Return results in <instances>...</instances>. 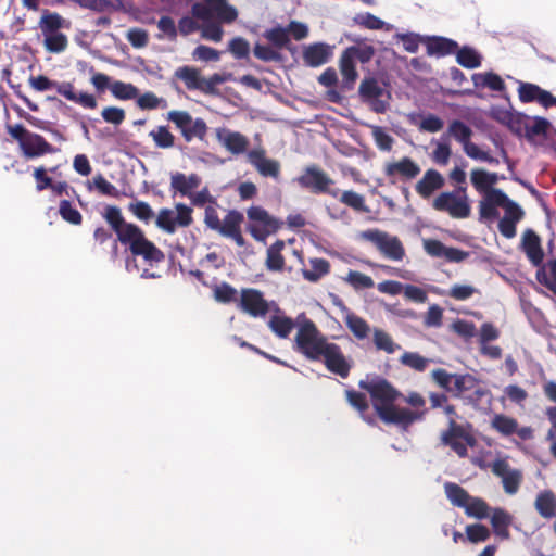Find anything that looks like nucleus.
<instances>
[{
  "label": "nucleus",
  "instance_id": "obj_43",
  "mask_svg": "<svg viewBox=\"0 0 556 556\" xmlns=\"http://www.w3.org/2000/svg\"><path fill=\"white\" fill-rule=\"evenodd\" d=\"M444 490L447 498L453 505L465 508L470 495L463 488L455 483L446 482L444 484Z\"/></svg>",
  "mask_w": 556,
  "mask_h": 556
},
{
  "label": "nucleus",
  "instance_id": "obj_8",
  "mask_svg": "<svg viewBox=\"0 0 556 556\" xmlns=\"http://www.w3.org/2000/svg\"><path fill=\"white\" fill-rule=\"evenodd\" d=\"M8 132L18 141L26 157H38L55 151L40 135L28 131L20 124L9 125Z\"/></svg>",
  "mask_w": 556,
  "mask_h": 556
},
{
  "label": "nucleus",
  "instance_id": "obj_17",
  "mask_svg": "<svg viewBox=\"0 0 556 556\" xmlns=\"http://www.w3.org/2000/svg\"><path fill=\"white\" fill-rule=\"evenodd\" d=\"M505 193L500 189L486 191L479 202L480 220L485 224L494 223L498 216V208L503 206Z\"/></svg>",
  "mask_w": 556,
  "mask_h": 556
},
{
  "label": "nucleus",
  "instance_id": "obj_42",
  "mask_svg": "<svg viewBox=\"0 0 556 556\" xmlns=\"http://www.w3.org/2000/svg\"><path fill=\"white\" fill-rule=\"evenodd\" d=\"M491 426L503 435H510L517 431V420L503 414L494 415Z\"/></svg>",
  "mask_w": 556,
  "mask_h": 556
},
{
  "label": "nucleus",
  "instance_id": "obj_21",
  "mask_svg": "<svg viewBox=\"0 0 556 556\" xmlns=\"http://www.w3.org/2000/svg\"><path fill=\"white\" fill-rule=\"evenodd\" d=\"M247 156L249 163L254 166L260 175L275 179L278 178L280 173V164L276 160L268 159L264 149H253L248 152Z\"/></svg>",
  "mask_w": 556,
  "mask_h": 556
},
{
  "label": "nucleus",
  "instance_id": "obj_13",
  "mask_svg": "<svg viewBox=\"0 0 556 556\" xmlns=\"http://www.w3.org/2000/svg\"><path fill=\"white\" fill-rule=\"evenodd\" d=\"M359 93L365 102L378 113L387 110L390 100V92L386 86L375 78H368L362 81Z\"/></svg>",
  "mask_w": 556,
  "mask_h": 556
},
{
  "label": "nucleus",
  "instance_id": "obj_38",
  "mask_svg": "<svg viewBox=\"0 0 556 556\" xmlns=\"http://www.w3.org/2000/svg\"><path fill=\"white\" fill-rule=\"evenodd\" d=\"M110 91L114 98L123 101L136 99L139 94V90L136 86L121 80L112 81Z\"/></svg>",
  "mask_w": 556,
  "mask_h": 556
},
{
  "label": "nucleus",
  "instance_id": "obj_39",
  "mask_svg": "<svg viewBox=\"0 0 556 556\" xmlns=\"http://www.w3.org/2000/svg\"><path fill=\"white\" fill-rule=\"evenodd\" d=\"M456 47L457 45L454 41L442 37L428 38L427 40V51L430 55H444L453 52Z\"/></svg>",
  "mask_w": 556,
  "mask_h": 556
},
{
  "label": "nucleus",
  "instance_id": "obj_46",
  "mask_svg": "<svg viewBox=\"0 0 556 556\" xmlns=\"http://www.w3.org/2000/svg\"><path fill=\"white\" fill-rule=\"evenodd\" d=\"M242 220L243 215L241 213L231 211L225 216L224 220L220 222V228H217L216 230L223 236L228 237L240 229Z\"/></svg>",
  "mask_w": 556,
  "mask_h": 556
},
{
  "label": "nucleus",
  "instance_id": "obj_26",
  "mask_svg": "<svg viewBox=\"0 0 556 556\" xmlns=\"http://www.w3.org/2000/svg\"><path fill=\"white\" fill-rule=\"evenodd\" d=\"M422 243L425 251L433 257H442L452 262H460L467 255L458 249L445 247L438 240L425 239Z\"/></svg>",
  "mask_w": 556,
  "mask_h": 556
},
{
  "label": "nucleus",
  "instance_id": "obj_18",
  "mask_svg": "<svg viewBox=\"0 0 556 556\" xmlns=\"http://www.w3.org/2000/svg\"><path fill=\"white\" fill-rule=\"evenodd\" d=\"M321 358L330 371L339 375L342 378L348 377L351 369V363L343 355L341 349L337 344L328 342V344L323 350Z\"/></svg>",
  "mask_w": 556,
  "mask_h": 556
},
{
  "label": "nucleus",
  "instance_id": "obj_30",
  "mask_svg": "<svg viewBox=\"0 0 556 556\" xmlns=\"http://www.w3.org/2000/svg\"><path fill=\"white\" fill-rule=\"evenodd\" d=\"M343 320L350 331L359 340L369 336L370 327L365 319L355 315L346 308H343Z\"/></svg>",
  "mask_w": 556,
  "mask_h": 556
},
{
  "label": "nucleus",
  "instance_id": "obj_15",
  "mask_svg": "<svg viewBox=\"0 0 556 556\" xmlns=\"http://www.w3.org/2000/svg\"><path fill=\"white\" fill-rule=\"evenodd\" d=\"M443 442L460 457L467 455V447H472L476 443L473 435L468 428L457 425L451 419V427L442 435Z\"/></svg>",
  "mask_w": 556,
  "mask_h": 556
},
{
  "label": "nucleus",
  "instance_id": "obj_9",
  "mask_svg": "<svg viewBox=\"0 0 556 556\" xmlns=\"http://www.w3.org/2000/svg\"><path fill=\"white\" fill-rule=\"evenodd\" d=\"M437 211L448 213L454 218H466L470 215V204L466 189L459 187L450 192L440 193L432 203Z\"/></svg>",
  "mask_w": 556,
  "mask_h": 556
},
{
  "label": "nucleus",
  "instance_id": "obj_33",
  "mask_svg": "<svg viewBox=\"0 0 556 556\" xmlns=\"http://www.w3.org/2000/svg\"><path fill=\"white\" fill-rule=\"evenodd\" d=\"M268 326L270 330L278 337L287 338L291 333L294 327V323L291 318L276 308L275 313L271 315L268 321Z\"/></svg>",
  "mask_w": 556,
  "mask_h": 556
},
{
  "label": "nucleus",
  "instance_id": "obj_29",
  "mask_svg": "<svg viewBox=\"0 0 556 556\" xmlns=\"http://www.w3.org/2000/svg\"><path fill=\"white\" fill-rule=\"evenodd\" d=\"M471 80L476 88H486L492 91H504L505 83L501 76L493 72L475 73Z\"/></svg>",
  "mask_w": 556,
  "mask_h": 556
},
{
  "label": "nucleus",
  "instance_id": "obj_63",
  "mask_svg": "<svg viewBox=\"0 0 556 556\" xmlns=\"http://www.w3.org/2000/svg\"><path fill=\"white\" fill-rule=\"evenodd\" d=\"M129 211L140 220L149 222L154 216L151 206L142 201L131 202L128 206Z\"/></svg>",
  "mask_w": 556,
  "mask_h": 556
},
{
  "label": "nucleus",
  "instance_id": "obj_1",
  "mask_svg": "<svg viewBox=\"0 0 556 556\" xmlns=\"http://www.w3.org/2000/svg\"><path fill=\"white\" fill-rule=\"evenodd\" d=\"M104 217L116 232L119 242L128 247L134 255L141 256L151 266L164 258L162 251L146 238L138 226L124 220L117 207H106Z\"/></svg>",
  "mask_w": 556,
  "mask_h": 556
},
{
  "label": "nucleus",
  "instance_id": "obj_4",
  "mask_svg": "<svg viewBox=\"0 0 556 556\" xmlns=\"http://www.w3.org/2000/svg\"><path fill=\"white\" fill-rule=\"evenodd\" d=\"M192 15L198 21H203L202 37L219 42L224 36L220 24L233 22L238 12L226 0H205L204 3L198 2L192 5Z\"/></svg>",
  "mask_w": 556,
  "mask_h": 556
},
{
  "label": "nucleus",
  "instance_id": "obj_47",
  "mask_svg": "<svg viewBox=\"0 0 556 556\" xmlns=\"http://www.w3.org/2000/svg\"><path fill=\"white\" fill-rule=\"evenodd\" d=\"M481 61V55L472 48L464 47L457 52V62L466 68H477Z\"/></svg>",
  "mask_w": 556,
  "mask_h": 556
},
{
  "label": "nucleus",
  "instance_id": "obj_48",
  "mask_svg": "<svg viewBox=\"0 0 556 556\" xmlns=\"http://www.w3.org/2000/svg\"><path fill=\"white\" fill-rule=\"evenodd\" d=\"M137 105L141 110H154V109H166L167 101L163 98L157 97L153 92H144L143 94L136 98Z\"/></svg>",
  "mask_w": 556,
  "mask_h": 556
},
{
  "label": "nucleus",
  "instance_id": "obj_32",
  "mask_svg": "<svg viewBox=\"0 0 556 556\" xmlns=\"http://www.w3.org/2000/svg\"><path fill=\"white\" fill-rule=\"evenodd\" d=\"M470 179L477 191L485 194L486 191H491L493 185L497 182L498 176L494 173H489L484 169H472L470 173Z\"/></svg>",
  "mask_w": 556,
  "mask_h": 556
},
{
  "label": "nucleus",
  "instance_id": "obj_5",
  "mask_svg": "<svg viewBox=\"0 0 556 556\" xmlns=\"http://www.w3.org/2000/svg\"><path fill=\"white\" fill-rule=\"evenodd\" d=\"M39 29L42 35V45L50 53H62L68 46V39L62 29H70L71 22L58 13L46 12L39 20Z\"/></svg>",
  "mask_w": 556,
  "mask_h": 556
},
{
  "label": "nucleus",
  "instance_id": "obj_51",
  "mask_svg": "<svg viewBox=\"0 0 556 556\" xmlns=\"http://www.w3.org/2000/svg\"><path fill=\"white\" fill-rule=\"evenodd\" d=\"M478 292L477 288L467 283H455L446 292H439L440 294H446L457 301H465L470 299Z\"/></svg>",
  "mask_w": 556,
  "mask_h": 556
},
{
  "label": "nucleus",
  "instance_id": "obj_35",
  "mask_svg": "<svg viewBox=\"0 0 556 556\" xmlns=\"http://www.w3.org/2000/svg\"><path fill=\"white\" fill-rule=\"evenodd\" d=\"M523 248L527 256L534 265H540L543 261V251L540 245L539 237L532 232L527 231L523 236Z\"/></svg>",
  "mask_w": 556,
  "mask_h": 556
},
{
  "label": "nucleus",
  "instance_id": "obj_55",
  "mask_svg": "<svg viewBox=\"0 0 556 556\" xmlns=\"http://www.w3.org/2000/svg\"><path fill=\"white\" fill-rule=\"evenodd\" d=\"M467 156H469L472 160L485 162L489 164H497L498 160L493 157L488 151L481 149L479 146H477L473 142L465 144V148L463 149Z\"/></svg>",
  "mask_w": 556,
  "mask_h": 556
},
{
  "label": "nucleus",
  "instance_id": "obj_37",
  "mask_svg": "<svg viewBox=\"0 0 556 556\" xmlns=\"http://www.w3.org/2000/svg\"><path fill=\"white\" fill-rule=\"evenodd\" d=\"M535 508L544 518H552L556 510V497L551 491H542L535 498Z\"/></svg>",
  "mask_w": 556,
  "mask_h": 556
},
{
  "label": "nucleus",
  "instance_id": "obj_10",
  "mask_svg": "<svg viewBox=\"0 0 556 556\" xmlns=\"http://www.w3.org/2000/svg\"><path fill=\"white\" fill-rule=\"evenodd\" d=\"M358 238L371 242L388 258L401 261L404 256V248L401 241L387 232L368 229L359 232Z\"/></svg>",
  "mask_w": 556,
  "mask_h": 556
},
{
  "label": "nucleus",
  "instance_id": "obj_41",
  "mask_svg": "<svg viewBox=\"0 0 556 556\" xmlns=\"http://www.w3.org/2000/svg\"><path fill=\"white\" fill-rule=\"evenodd\" d=\"M354 21L359 26L372 30L384 29L387 31H390L393 29V25L382 21L381 18L370 13H359L354 17Z\"/></svg>",
  "mask_w": 556,
  "mask_h": 556
},
{
  "label": "nucleus",
  "instance_id": "obj_53",
  "mask_svg": "<svg viewBox=\"0 0 556 556\" xmlns=\"http://www.w3.org/2000/svg\"><path fill=\"white\" fill-rule=\"evenodd\" d=\"M89 190H97L103 195L117 197L118 191L114 185L108 181L102 175H97L91 181H88Z\"/></svg>",
  "mask_w": 556,
  "mask_h": 556
},
{
  "label": "nucleus",
  "instance_id": "obj_20",
  "mask_svg": "<svg viewBox=\"0 0 556 556\" xmlns=\"http://www.w3.org/2000/svg\"><path fill=\"white\" fill-rule=\"evenodd\" d=\"M296 182L315 193L329 192V186L332 180L315 166L307 167L304 173L296 178Z\"/></svg>",
  "mask_w": 556,
  "mask_h": 556
},
{
  "label": "nucleus",
  "instance_id": "obj_24",
  "mask_svg": "<svg viewBox=\"0 0 556 556\" xmlns=\"http://www.w3.org/2000/svg\"><path fill=\"white\" fill-rule=\"evenodd\" d=\"M332 55L333 47L324 42L308 45L303 50L304 62L312 67L327 63Z\"/></svg>",
  "mask_w": 556,
  "mask_h": 556
},
{
  "label": "nucleus",
  "instance_id": "obj_40",
  "mask_svg": "<svg viewBox=\"0 0 556 556\" xmlns=\"http://www.w3.org/2000/svg\"><path fill=\"white\" fill-rule=\"evenodd\" d=\"M447 135L458 141L463 149L465 144L470 143L472 130L469 126L460 121H453L447 128Z\"/></svg>",
  "mask_w": 556,
  "mask_h": 556
},
{
  "label": "nucleus",
  "instance_id": "obj_50",
  "mask_svg": "<svg viewBox=\"0 0 556 556\" xmlns=\"http://www.w3.org/2000/svg\"><path fill=\"white\" fill-rule=\"evenodd\" d=\"M264 37L278 50L288 47L290 40L287 28L274 27L264 33Z\"/></svg>",
  "mask_w": 556,
  "mask_h": 556
},
{
  "label": "nucleus",
  "instance_id": "obj_54",
  "mask_svg": "<svg viewBox=\"0 0 556 556\" xmlns=\"http://www.w3.org/2000/svg\"><path fill=\"white\" fill-rule=\"evenodd\" d=\"M374 343L378 350H382L389 354L394 353L400 346L394 343L390 334L380 329L374 330Z\"/></svg>",
  "mask_w": 556,
  "mask_h": 556
},
{
  "label": "nucleus",
  "instance_id": "obj_28",
  "mask_svg": "<svg viewBox=\"0 0 556 556\" xmlns=\"http://www.w3.org/2000/svg\"><path fill=\"white\" fill-rule=\"evenodd\" d=\"M519 99L522 102L538 101L545 108H548V101L552 100V93L530 83H520L518 88Z\"/></svg>",
  "mask_w": 556,
  "mask_h": 556
},
{
  "label": "nucleus",
  "instance_id": "obj_31",
  "mask_svg": "<svg viewBox=\"0 0 556 556\" xmlns=\"http://www.w3.org/2000/svg\"><path fill=\"white\" fill-rule=\"evenodd\" d=\"M513 521V517L502 508L493 509L491 514V525L493 527L494 533L504 540L509 538V526Z\"/></svg>",
  "mask_w": 556,
  "mask_h": 556
},
{
  "label": "nucleus",
  "instance_id": "obj_59",
  "mask_svg": "<svg viewBox=\"0 0 556 556\" xmlns=\"http://www.w3.org/2000/svg\"><path fill=\"white\" fill-rule=\"evenodd\" d=\"M434 150L432 151V161L439 165H446L450 161L452 151L450 144L444 141H434Z\"/></svg>",
  "mask_w": 556,
  "mask_h": 556
},
{
  "label": "nucleus",
  "instance_id": "obj_6",
  "mask_svg": "<svg viewBox=\"0 0 556 556\" xmlns=\"http://www.w3.org/2000/svg\"><path fill=\"white\" fill-rule=\"evenodd\" d=\"M296 325V350L309 359H320L323 350L329 342L327 338L320 333L315 324L306 318L305 315L298 316Z\"/></svg>",
  "mask_w": 556,
  "mask_h": 556
},
{
  "label": "nucleus",
  "instance_id": "obj_14",
  "mask_svg": "<svg viewBox=\"0 0 556 556\" xmlns=\"http://www.w3.org/2000/svg\"><path fill=\"white\" fill-rule=\"evenodd\" d=\"M167 118L176 124L187 141L193 138L203 139L206 135V124L203 119H193L186 111H170Z\"/></svg>",
  "mask_w": 556,
  "mask_h": 556
},
{
  "label": "nucleus",
  "instance_id": "obj_16",
  "mask_svg": "<svg viewBox=\"0 0 556 556\" xmlns=\"http://www.w3.org/2000/svg\"><path fill=\"white\" fill-rule=\"evenodd\" d=\"M248 217L252 222L250 231L258 241H264L267 236L275 232L278 228L277 220L270 217L262 207H251L248 211Z\"/></svg>",
  "mask_w": 556,
  "mask_h": 556
},
{
  "label": "nucleus",
  "instance_id": "obj_58",
  "mask_svg": "<svg viewBox=\"0 0 556 556\" xmlns=\"http://www.w3.org/2000/svg\"><path fill=\"white\" fill-rule=\"evenodd\" d=\"M416 125L418 126L419 130L427 132H438L443 128L444 122L437 115L427 114L421 116L419 123H416Z\"/></svg>",
  "mask_w": 556,
  "mask_h": 556
},
{
  "label": "nucleus",
  "instance_id": "obj_57",
  "mask_svg": "<svg viewBox=\"0 0 556 556\" xmlns=\"http://www.w3.org/2000/svg\"><path fill=\"white\" fill-rule=\"evenodd\" d=\"M176 76L185 83L188 89H197L201 77L198 70L188 66L178 68Z\"/></svg>",
  "mask_w": 556,
  "mask_h": 556
},
{
  "label": "nucleus",
  "instance_id": "obj_7",
  "mask_svg": "<svg viewBox=\"0 0 556 556\" xmlns=\"http://www.w3.org/2000/svg\"><path fill=\"white\" fill-rule=\"evenodd\" d=\"M28 83L34 90L40 92L55 89L59 94L85 109H96L98 105L94 96L77 91L72 83H58L42 75L29 77Z\"/></svg>",
  "mask_w": 556,
  "mask_h": 556
},
{
  "label": "nucleus",
  "instance_id": "obj_60",
  "mask_svg": "<svg viewBox=\"0 0 556 556\" xmlns=\"http://www.w3.org/2000/svg\"><path fill=\"white\" fill-rule=\"evenodd\" d=\"M429 359L419 355L418 353L406 352L401 356V363L413 369L422 371L429 364Z\"/></svg>",
  "mask_w": 556,
  "mask_h": 556
},
{
  "label": "nucleus",
  "instance_id": "obj_36",
  "mask_svg": "<svg viewBox=\"0 0 556 556\" xmlns=\"http://www.w3.org/2000/svg\"><path fill=\"white\" fill-rule=\"evenodd\" d=\"M352 41L356 42L355 46L348 48L344 53L348 54L354 61H359L362 63H366L371 60L375 54V49L372 46L367 43L366 41H359L356 38L349 37Z\"/></svg>",
  "mask_w": 556,
  "mask_h": 556
},
{
  "label": "nucleus",
  "instance_id": "obj_25",
  "mask_svg": "<svg viewBox=\"0 0 556 556\" xmlns=\"http://www.w3.org/2000/svg\"><path fill=\"white\" fill-rule=\"evenodd\" d=\"M444 177L435 169H427L415 186L416 192L424 199L430 198L434 191L444 186Z\"/></svg>",
  "mask_w": 556,
  "mask_h": 556
},
{
  "label": "nucleus",
  "instance_id": "obj_44",
  "mask_svg": "<svg viewBox=\"0 0 556 556\" xmlns=\"http://www.w3.org/2000/svg\"><path fill=\"white\" fill-rule=\"evenodd\" d=\"M329 193L333 197H340V201L350 207L357 211H367L365 207V201L363 195L354 192V191H344L340 192L339 189H332Z\"/></svg>",
  "mask_w": 556,
  "mask_h": 556
},
{
  "label": "nucleus",
  "instance_id": "obj_3",
  "mask_svg": "<svg viewBox=\"0 0 556 556\" xmlns=\"http://www.w3.org/2000/svg\"><path fill=\"white\" fill-rule=\"evenodd\" d=\"M432 379L446 392L460 399L465 404L479 407L490 403L489 390L472 375L450 374L444 369H434Z\"/></svg>",
  "mask_w": 556,
  "mask_h": 556
},
{
  "label": "nucleus",
  "instance_id": "obj_11",
  "mask_svg": "<svg viewBox=\"0 0 556 556\" xmlns=\"http://www.w3.org/2000/svg\"><path fill=\"white\" fill-rule=\"evenodd\" d=\"M192 208L178 203L174 208H162L159 211L155 224L168 233H174L178 227H188L192 224Z\"/></svg>",
  "mask_w": 556,
  "mask_h": 556
},
{
  "label": "nucleus",
  "instance_id": "obj_23",
  "mask_svg": "<svg viewBox=\"0 0 556 556\" xmlns=\"http://www.w3.org/2000/svg\"><path fill=\"white\" fill-rule=\"evenodd\" d=\"M492 471L501 477L504 490L508 494H515L521 482L520 471L510 468L505 459H497L492 465Z\"/></svg>",
  "mask_w": 556,
  "mask_h": 556
},
{
  "label": "nucleus",
  "instance_id": "obj_27",
  "mask_svg": "<svg viewBox=\"0 0 556 556\" xmlns=\"http://www.w3.org/2000/svg\"><path fill=\"white\" fill-rule=\"evenodd\" d=\"M201 185V178L197 174L185 175L175 173L170 176V188L184 197L192 194Z\"/></svg>",
  "mask_w": 556,
  "mask_h": 556
},
{
  "label": "nucleus",
  "instance_id": "obj_56",
  "mask_svg": "<svg viewBox=\"0 0 556 556\" xmlns=\"http://www.w3.org/2000/svg\"><path fill=\"white\" fill-rule=\"evenodd\" d=\"M149 136L159 148L167 149L174 146V136L165 126L156 127L150 131Z\"/></svg>",
  "mask_w": 556,
  "mask_h": 556
},
{
  "label": "nucleus",
  "instance_id": "obj_2",
  "mask_svg": "<svg viewBox=\"0 0 556 556\" xmlns=\"http://www.w3.org/2000/svg\"><path fill=\"white\" fill-rule=\"evenodd\" d=\"M361 387L369 392L374 407L383 421L406 426L420 417L416 413L394 405L399 394L386 380L375 378L361 381Z\"/></svg>",
  "mask_w": 556,
  "mask_h": 556
},
{
  "label": "nucleus",
  "instance_id": "obj_49",
  "mask_svg": "<svg viewBox=\"0 0 556 556\" xmlns=\"http://www.w3.org/2000/svg\"><path fill=\"white\" fill-rule=\"evenodd\" d=\"M369 129L378 149L381 151H390L392 149L394 139L389 132L376 125H370Z\"/></svg>",
  "mask_w": 556,
  "mask_h": 556
},
{
  "label": "nucleus",
  "instance_id": "obj_19",
  "mask_svg": "<svg viewBox=\"0 0 556 556\" xmlns=\"http://www.w3.org/2000/svg\"><path fill=\"white\" fill-rule=\"evenodd\" d=\"M215 136L218 143L232 154H242L248 150L249 139L239 131L218 127L215 129Z\"/></svg>",
  "mask_w": 556,
  "mask_h": 556
},
{
  "label": "nucleus",
  "instance_id": "obj_45",
  "mask_svg": "<svg viewBox=\"0 0 556 556\" xmlns=\"http://www.w3.org/2000/svg\"><path fill=\"white\" fill-rule=\"evenodd\" d=\"M285 243L282 241H277L273 245H270L267 250V258L266 266L269 270H281L285 265L283 257L281 256V250L283 249Z\"/></svg>",
  "mask_w": 556,
  "mask_h": 556
},
{
  "label": "nucleus",
  "instance_id": "obj_62",
  "mask_svg": "<svg viewBox=\"0 0 556 556\" xmlns=\"http://www.w3.org/2000/svg\"><path fill=\"white\" fill-rule=\"evenodd\" d=\"M340 71L343 78L349 83H354L357 78L355 61L343 52L340 59Z\"/></svg>",
  "mask_w": 556,
  "mask_h": 556
},
{
  "label": "nucleus",
  "instance_id": "obj_12",
  "mask_svg": "<svg viewBox=\"0 0 556 556\" xmlns=\"http://www.w3.org/2000/svg\"><path fill=\"white\" fill-rule=\"evenodd\" d=\"M420 166L408 156L388 161L383 165V174L393 184L410 181L420 174Z\"/></svg>",
  "mask_w": 556,
  "mask_h": 556
},
{
  "label": "nucleus",
  "instance_id": "obj_52",
  "mask_svg": "<svg viewBox=\"0 0 556 556\" xmlns=\"http://www.w3.org/2000/svg\"><path fill=\"white\" fill-rule=\"evenodd\" d=\"M464 509L468 516L477 519H483L489 515V506L479 497L470 496Z\"/></svg>",
  "mask_w": 556,
  "mask_h": 556
},
{
  "label": "nucleus",
  "instance_id": "obj_64",
  "mask_svg": "<svg viewBox=\"0 0 556 556\" xmlns=\"http://www.w3.org/2000/svg\"><path fill=\"white\" fill-rule=\"evenodd\" d=\"M538 279L548 288L556 289V260L538 271Z\"/></svg>",
  "mask_w": 556,
  "mask_h": 556
},
{
  "label": "nucleus",
  "instance_id": "obj_61",
  "mask_svg": "<svg viewBox=\"0 0 556 556\" xmlns=\"http://www.w3.org/2000/svg\"><path fill=\"white\" fill-rule=\"evenodd\" d=\"M345 281L355 289H368L374 286V280L369 276L355 270L348 273Z\"/></svg>",
  "mask_w": 556,
  "mask_h": 556
},
{
  "label": "nucleus",
  "instance_id": "obj_34",
  "mask_svg": "<svg viewBox=\"0 0 556 556\" xmlns=\"http://www.w3.org/2000/svg\"><path fill=\"white\" fill-rule=\"evenodd\" d=\"M309 266V268H302V275L311 282L318 281L321 277L326 276L330 269L329 262L318 257L311 258Z\"/></svg>",
  "mask_w": 556,
  "mask_h": 556
},
{
  "label": "nucleus",
  "instance_id": "obj_22",
  "mask_svg": "<svg viewBox=\"0 0 556 556\" xmlns=\"http://www.w3.org/2000/svg\"><path fill=\"white\" fill-rule=\"evenodd\" d=\"M240 307L253 317H263L270 311V304L267 303L263 294L255 289L242 290Z\"/></svg>",
  "mask_w": 556,
  "mask_h": 556
}]
</instances>
